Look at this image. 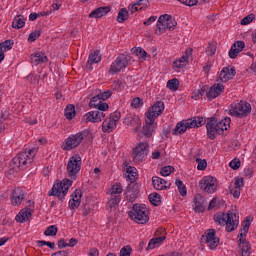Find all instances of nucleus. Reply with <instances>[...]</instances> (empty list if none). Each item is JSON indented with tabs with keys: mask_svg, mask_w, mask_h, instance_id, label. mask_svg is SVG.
Listing matches in <instances>:
<instances>
[{
	"mask_svg": "<svg viewBox=\"0 0 256 256\" xmlns=\"http://www.w3.org/2000/svg\"><path fill=\"white\" fill-rule=\"evenodd\" d=\"M13 29H23L25 27V18L22 15L15 16L12 21Z\"/></svg>",
	"mask_w": 256,
	"mask_h": 256,
	"instance_id": "nucleus-36",
	"label": "nucleus"
},
{
	"mask_svg": "<svg viewBox=\"0 0 256 256\" xmlns=\"http://www.w3.org/2000/svg\"><path fill=\"white\" fill-rule=\"evenodd\" d=\"M220 241L221 240L216 235L215 229L207 230L205 240L207 247H209L211 250H215L217 247H219Z\"/></svg>",
	"mask_w": 256,
	"mask_h": 256,
	"instance_id": "nucleus-21",
	"label": "nucleus"
},
{
	"mask_svg": "<svg viewBox=\"0 0 256 256\" xmlns=\"http://www.w3.org/2000/svg\"><path fill=\"white\" fill-rule=\"evenodd\" d=\"M167 88L170 89V91H177L179 89V80L177 78L168 80Z\"/></svg>",
	"mask_w": 256,
	"mask_h": 256,
	"instance_id": "nucleus-45",
	"label": "nucleus"
},
{
	"mask_svg": "<svg viewBox=\"0 0 256 256\" xmlns=\"http://www.w3.org/2000/svg\"><path fill=\"white\" fill-rule=\"evenodd\" d=\"M89 107L98 109L94 111H90L83 116L84 123H101L103 119H105V111L109 109V104L103 102V100L96 95L92 97L89 102Z\"/></svg>",
	"mask_w": 256,
	"mask_h": 256,
	"instance_id": "nucleus-1",
	"label": "nucleus"
},
{
	"mask_svg": "<svg viewBox=\"0 0 256 256\" xmlns=\"http://www.w3.org/2000/svg\"><path fill=\"white\" fill-rule=\"evenodd\" d=\"M51 256H69V252L62 250V251L53 253Z\"/></svg>",
	"mask_w": 256,
	"mask_h": 256,
	"instance_id": "nucleus-64",
	"label": "nucleus"
},
{
	"mask_svg": "<svg viewBox=\"0 0 256 256\" xmlns=\"http://www.w3.org/2000/svg\"><path fill=\"white\" fill-rule=\"evenodd\" d=\"M73 185V181L70 179H64L60 183H56L53 185L51 191L48 193L49 197L54 196L58 197L60 201L65 200V195L69 192V187Z\"/></svg>",
	"mask_w": 256,
	"mask_h": 256,
	"instance_id": "nucleus-12",
	"label": "nucleus"
},
{
	"mask_svg": "<svg viewBox=\"0 0 256 256\" xmlns=\"http://www.w3.org/2000/svg\"><path fill=\"white\" fill-rule=\"evenodd\" d=\"M119 203H121V196H110L108 197L107 208L114 211L119 207Z\"/></svg>",
	"mask_w": 256,
	"mask_h": 256,
	"instance_id": "nucleus-33",
	"label": "nucleus"
},
{
	"mask_svg": "<svg viewBox=\"0 0 256 256\" xmlns=\"http://www.w3.org/2000/svg\"><path fill=\"white\" fill-rule=\"evenodd\" d=\"M194 211L198 213L205 211V198L201 194H196L194 197Z\"/></svg>",
	"mask_w": 256,
	"mask_h": 256,
	"instance_id": "nucleus-32",
	"label": "nucleus"
},
{
	"mask_svg": "<svg viewBox=\"0 0 256 256\" xmlns=\"http://www.w3.org/2000/svg\"><path fill=\"white\" fill-rule=\"evenodd\" d=\"M101 61V54L99 51H94L89 54L87 65H93V63H100Z\"/></svg>",
	"mask_w": 256,
	"mask_h": 256,
	"instance_id": "nucleus-37",
	"label": "nucleus"
},
{
	"mask_svg": "<svg viewBox=\"0 0 256 256\" xmlns=\"http://www.w3.org/2000/svg\"><path fill=\"white\" fill-rule=\"evenodd\" d=\"M225 92V85L221 82H217L212 85L207 93V97L210 100L217 99L221 93Z\"/></svg>",
	"mask_w": 256,
	"mask_h": 256,
	"instance_id": "nucleus-22",
	"label": "nucleus"
},
{
	"mask_svg": "<svg viewBox=\"0 0 256 256\" xmlns=\"http://www.w3.org/2000/svg\"><path fill=\"white\" fill-rule=\"evenodd\" d=\"M175 171V168L173 166H164L160 170V174L162 177H169L173 172Z\"/></svg>",
	"mask_w": 256,
	"mask_h": 256,
	"instance_id": "nucleus-46",
	"label": "nucleus"
},
{
	"mask_svg": "<svg viewBox=\"0 0 256 256\" xmlns=\"http://www.w3.org/2000/svg\"><path fill=\"white\" fill-rule=\"evenodd\" d=\"M215 53H217V44L209 43L206 48V54L209 55L210 57H213Z\"/></svg>",
	"mask_w": 256,
	"mask_h": 256,
	"instance_id": "nucleus-47",
	"label": "nucleus"
},
{
	"mask_svg": "<svg viewBox=\"0 0 256 256\" xmlns=\"http://www.w3.org/2000/svg\"><path fill=\"white\" fill-rule=\"evenodd\" d=\"M129 217L138 225L149 223V209L145 204H134L129 212Z\"/></svg>",
	"mask_w": 256,
	"mask_h": 256,
	"instance_id": "nucleus-6",
	"label": "nucleus"
},
{
	"mask_svg": "<svg viewBox=\"0 0 256 256\" xmlns=\"http://www.w3.org/2000/svg\"><path fill=\"white\" fill-rule=\"evenodd\" d=\"M251 114V104L246 101H239L233 102L230 105L229 115L231 117H237L238 119H243L245 117H249Z\"/></svg>",
	"mask_w": 256,
	"mask_h": 256,
	"instance_id": "nucleus-9",
	"label": "nucleus"
},
{
	"mask_svg": "<svg viewBox=\"0 0 256 256\" xmlns=\"http://www.w3.org/2000/svg\"><path fill=\"white\" fill-rule=\"evenodd\" d=\"M147 155H149V143L140 142L136 144L133 149V159L135 163H143L145 159H147Z\"/></svg>",
	"mask_w": 256,
	"mask_h": 256,
	"instance_id": "nucleus-13",
	"label": "nucleus"
},
{
	"mask_svg": "<svg viewBox=\"0 0 256 256\" xmlns=\"http://www.w3.org/2000/svg\"><path fill=\"white\" fill-rule=\"evenodd\" d=\"M205 125V120L203 117H193L191 119L182 120L177 123L175 129L173 130V135H183L187 129H195L203 127Z\"/></svg>",
	"mask_w": 256,
	"mask_h": 256,
	"instance_id": "nucleus-7",
	"label": "nucleus"
},
{
	"mask_svg": "<svg viewBox=\"0 0 256 256\" xmlns=\"http://www.w3.org/2000/svg\"><path fill=\"white\" fill-rule=\"evenodd\" d=\"M182 5H186V7H195L199 1L197 0H178Z\"/></svg>",
	"mask_w": 256,
	"mask_h": 256,
	"instance_id": "nucleus-56",
	"label": "nucleus"
},
{
	"mask_svg": "<svg viewBox=\"0 0 256 256\" xmlns=\"http://www.w3.org/2000/svg\"><path fill=\"white\" fill-rule=\"evenodd\" d=\"M196 163L198 171H205L207 169V160L201 159V158H196Z\"/></svg>",
	"mask_w": 256,
	"mask_h": 256,
	"instance_id": "nucleus-49",
	"label": "nucleus"
},
{
	"mask_svg": "<svg viewBox=\"0 0 256 256\" xmlns=\"http://www.w3.org/2000/svg\"><path fill=\"white\" fill-rule=\"evenodd\" d=\"M64 115L66 119H69V121H71V119L75 117V106L73 104L68 105L64 110Z\"/></svg>",
	"mask_w": 256,
	"mask_h": 256,
	"instance_id": "nucleus-41",
	"label": "nucleus"
},
{
	"mask_svg": "<svg viewBox=\"0 0 256 256\" xmlns=\"http://www.w3.org/2000/svg\"><path fill=\"white\" fill-rule=\"evenodd\" d=\"M92 138L93 134L91 133V131L85 129L76 134H71L69 137H67L62 143L61 149H63V151H73V149H77V147L81 143H83V140H89Z\"/></svg>",
	"mask_w": 256,
	"mask_h": 256,
	"instance_id": "nucleus-4",
	"label": "nucleus"
},
{
	"mask_svg": "<svg viewBox=\"0 0 256 256\" xmlns=\"http://www.w3.org/2000/svg\"><path fill=\"white\" fill-rule=\"evenodd\" d=\"M111 12V7L109 6H104V7H99L94 9L90 14L89 18L90 19H101V17H105L107 13Z\"/></svg>",
	"mask_w": 256,
	"mask_h": 256,
	"instance_id": "nucleus-28",
	"label": "nucleus"
},
{
	"mask_svg": "<svg viewBox=\"0 0 256 256\" xmlns=\"http://www.w3.org/2000/svg\"><path fill=\"white\" fill-rule=\"evenodd\" d=\"M229 167H230L231 169H233L234 171H237V169H239V167H241V160H239V158L233 159V160L229 163Z\"/></svg>",
	"mask_w": 256,
	"mask_h": 256,
	"instance_id": "nucleus-53",
	"label": "nucleus"
},
{
	"mask_svg": "<svg viewBox=\"0 0 256 256\" xmlns=\"http://www.w3.org/2000/svg\"><path fill=\"white\" fill-rule=\"evenodd\" d=\"M79 205H81V202H80V201L70 199V201H69V207H70V209H72L73 211H75V209H79Z\"/></svg>",
	"mask_w": 256,
	"mask_h": 256,
	"instance_id": "nucleus-59",
	"label": "nucleus"
},
{
	"mask_svg": "<svg viewBox=\"0 0 256 256\" xmlns=\"http://www.w3.org/2000/svg\"><path fill=\"white\" fill-rule=\"evenodd\" d=\"M254 19H255V14H249L241 20L240 24L249 25V23H251Z\"/></svg>",
	"mask_w": 256,
	"mask_h": 256,
	"instance_id": "nucleus-54",
	"label": "nucleus"
},
{
	"mask_svg": "<svg viewBox=\"0 0 256 256\" xmlns=\"http://www.w3.org/2000/svg\"><path fill=\"white\" fill-rule=\"evenodd\" d=\"M191 55H193V49H186L185 54L173 62L174 71L179 72L182 71V69H185V67L189 65V57H191Z\"/></svg>",
	"mask_w": 256,
	"mask_h": 256,
	"instance_id": "nucleus-17",
	"label": "nucleus"
},
{
	"mask_svg": "<svg viewBox=\"0 0 256 256\" xmlns=\"http://www.w3.org/2000/svg\"><path fill=\"white\" fill-rule=\"evenodd\" d=\"M231 127V118L225 117L224 119L217 121L215 117L209 118L206 123V131L208 139L213 141L216 139L217 135H223L227 129Z\"/></svg>",
	"mask_w": 256,
	"mask_h": 256,
	"instance_id": "nucleus-3",
	"label": "nucleus"
},
{
	"mask_svg": "<svg viewBox=\"0 0 256 256\" xmlns=\"http://www.w3.org/2000/svg\"><path fill=\"white\" fill-rule=\"evenodd\" d=\"M112 89L114 91H123V89H125V86L123 85V82L121 80H116L112 84Z\"/></svg>",
	"mask_w": 256,
	"mask_h": 256,
	"instance_id": "nucleus-51",
	"label": "nucleus"
},
{
	"mask_svg": "<svg viewBox=\"0 0 256 256\" xmlns=\"http://www.w3.org/2000/svg\"><path fill=\"white\" fill-rule=\"evenodd\" d=\"M249 227H251V220L247 217L242 222V228L238 235L239 237V248L241 249L242 256H250L251 255V244L247 242V233H249Z\"/></svg>",
	"mask_w": 256,
	"mask_h": 256,
	"instance_id": "nucleus-8",
	"label": "nucleus"
},
{
	"mask_svg": "<svg viewBox=\"0 0 256 256\" xmlns=\"http://www.w3.org/2000/svg\"><path fill=\"white\" fill-rule=\"evenodd\" d=\"M148 199L154 207H159V205H161V196L157 193H151L148 196Z\"/></svg>",
	"mask_w": 256,
	"mask_h": 256,
	"instance_id": "nucleus-40",
	"label": "nucleus"
},
{
	"mask_svg": "<svg viewBox=\"0 0 256 256\" xmlns=\"http://www.w3.org/2000/svg\"><path fill=\"white\" fill-rule=\"evenodd\" d=\"M199 187L204 193H208V195L215 193L217 191V178L212 176H204L199 181Z\"/></svg>",
	"mask_w": 256,
	"mask_h": 256,
	"instance_id": "nucleus-15",
	"label": "nucleus"
},
{
	"mask_svg": "<svg viewBox=\"0 0 256 256\" xmlns=\"http://www.w3.org/2000/svg\"><path fill=\"white\" fill-rule=\"evenodd\" d=\"M81 165H83V161L79 154H75L69 158L66 171L70 181H77V177L81 171Z\"/></svg>",
	"mask_w": 256,
	"mask_h": 256,
	"instance_id": "nucleus-10",
	"label": "nucleus"
},
{
	"mask_svg": "<svg viewBox=\"0 0 256 256\" xmlns=\"http://www.w3.org/2000/svg\"><path fill=\"white\" fill-rule=\"evenodd\" d=\"M132 58L128 54H120L110 65L109 75H117L121 71H125L131 65Z\"/></svg>",
	"mask_w": 256,
	"mask_h": 256,
	"instance_id": "nucleus-11",
	"label": "nucleus"
},
{
	"mask_svg": "<svg viewBox=\"0 0 256 256\" xmlns=\"http://www.w3.org/2000/svg\"><path fill=\"white\" fill-rule=\"evenodd\" d=\"M155 129H157V126L155 125V120L151 118H145V124L142 129V133L146 137H152V135L155 133Z\"/></svg>",
	"mask_w": 256,
	"mask_h": 256,
	"instance_id": "nucleus-25",
	"label": "nucleus"
},
{
	"mask_svg": "<svg viewBox=\"0 0 256 256\" xmlns=\"http://www.w3.org/2000/svg\"><path fill=\"white\" fill-rule=\"evenodd\" d=\"M243 178L237 177L233 185L230 186V194L233 195L234 199L241 197V189L244 187Z\"/></svg>",
	"mask_w": 256,
	"mask_h": 256,
	"instance_id": "nucleus-24",
	"label": "nucleus"
},
{
	"mask_svg": "<svg viewBox=\"0 0 256 256\" xmlns=\"http://www.w3.org/2000/svg\"><path fill=\"white\" fill-rule=\"evenodd\" d=\"M176 187H178V191L182 197H187V187L183 184V181L176 180L175 182Z\"/></svg>",
	"mask_w": 256,
	"mask_h": 256,
	"instance_id": "nucleus-44",
	"label": "nucleus"
},
{
	"mask_svg": "<svg viewBox=\"0 0 256 256\" xmlns=\"http://www.w3.org/2000/svg\"><path fill=\"white\" fill-rule=\"evenodd\" d=\"M127 173H128V179H130V181H134V179H137V169L133 168V167H129L127 168Z\"/></svg>",
	"mask_w": 256,
	"mask_h": 256,
	"instance_id": "nucleus-50",
	"label": "nucleus"
},
{
	"mask_svg": "<svg viewBox=\"0 0 256 256\" xmlns=\"http://www.w3.org/2000/svg\"><path fill=\"white\" fill-rule=\"evenodd\" d=\"M81 190H75V192L72 194L71 199L73 201H79L81 203Z\"/></svg>",
	"mask_w": 256,
	"mask_h": 256,
	"instance_id": "nucleus-60",
	"label": "nucleus"
},
{
	"mask_svg": "<svg viewBox=\"0 0 256 256\" xmlns=\"http://www.w3.org/2000/svg\"><path fill=\"white\" fill-rule=\"evenodd\" d=\"M31 63L33 65H43V63H47L49 58L44 52H34L30 55Z\"/></svg>",
	"mask_w": 256,
	"mask_h": 256,
	"instance_id": "nucleus-27",
	"label": "nucleus"
},
{
	"mask_svg": "<svg viewBox=\"0 0 256 256\" xmlns=\"http://www.w3.org/2000/svg\"><path fill=\"white\" fill-rule=\"evenodd\" d=\"M111 95H113V92H111V90H107V91H104V92L98 94L99 98L102 101H107V99H109V97H111Z\"/></svg>",
	"mask_w": 256,
	"mask_h": 256,
	"instance_id": "nucleus-57",
	"label": "nucleus"
},
{
	"mask_svg": "<svg viewBox=\"0 0 256 256\" xmlns=\"http://www.w3.org/2000/svg\"><path fill=\"white\" fill-rule=\"evenodd\" d=\"M37 153H39V147L25 148L11 160L10 167L12 171H17L18 169L23 171L27 167H31Z\"/></svg>",
	"mask_w": 256,
	"mask_h": 256,
	"instance_id": "nucleus-2",
	"label": "nucleus"
},
{
	"mask_svg": "<svg viewBox=\"0 0 256 256\" xmlns=\"http://www.w3.org/2000/svg\"><path fill=\"white\" fill-rule=\"evenodd\" d=\"M165 239H167V237L165 236L152 238L148 243L146 251H149V249H155V247H159V245H161V242L165 241Z\"/></svg>",
	"mask_w": 256,
	"mask_h": 256,
	"instance_id": "nucleus-35",
	"label": "nucleus"
},
{
	"mask_svg": "<svg viewBox=\"0 0 256 256\" xmlns=\"http://www.w3.org/2000/svg\"><path fill=\"white\" fill-rule=\"evenodd\" d=\"M13 45H15V42L11 39H8L0 43V51H2L3 53L11 51V49H13Z\"/></svg>",
	"mask_w": 256,
	"mask_h": 256,
	"instance_id": "nucleus-38",
	"label": "nucleus"
},
{
	"mask_svg": "<svg viewBox=\"0 0 256 256\" xmlns=\"http://www.w3.org/2000/svg\"><path fill=\"white\" fill-rule=\"evenodd\" d=\"M124 125L127 127H132L134 133H137L141 129V118L135 114H127L123 121Z\"/></svg>",
	"mask_w": 256,
	"mask_h": 256,
	"instance_id": "nucleus-20",
	"label": "nucleus"
},
{
	"mask_svg": "<svg viewBox=\"0 0 256 256\" xmlns=\"http://www.w3.org/2000/svg\"><path fill=\"white\" fill-rule=\"evenodd\" d=\"M134 53L139 59H145L147 57V52L141 47L135 48Z\"/></svg>",
	"mask_w": 256,
	"mask_h": 256,
	"instance_id": "nucleus-52",
	"label": "nucleus"
},
{
	"mask_svg": "<svg viewBox=\"0 0 256 256\" xmlns=\"http://www.w3.org/2000/svg\"><path fill=\"white\" fill-rule=\"evenodd\" d=\"M131 106L134 107V109H139V107H141V98H134L131 102Z\"/></svg>",
	"mask_w": 256,
	"mask_h": 256,
	"instance_id": "nucleus-63",
	"label": "nucleus"
},
{
	"mask_svg": "<svg viewBox=\"0 0 256 256\" xmlns=\"http://www.w3.org/2000/svg\"><path fill=\"white\" fill-rule=\"evenodd\" d=\"M165 111V103L163 101H156L146 112V117L155 121L157 117L163 114Z\"/></svg>",
	"mask_w": 256,
	"mask_h": 256,
	"instance_id": "nucleus-16",
	"label": "nucleus"
},
{
	"mask_svg": "<svg viewBox=\"0 0 256 256\" xmlns=\"http://www.w3.org/2000/svg\"><path fill=\"white\" fill-rule=\"evenodd\" d=\"M209 93V91H207L205 89V87L201 88L200 90H197L195 93H194V96L193 97H207V94Z\"/></svg>",
	"mask_w": 256,
	"mask_h": 256,
	"instance_id": "nucleus-58",
	"label": "nucleus"
},
{
	"mask_svg": "<svg viewBox=\"0 0 256 256\" xmlns=\"http://www.w3.org/2000/svg\"><path fill=\"white\" fill-rule=\"evenodd\" d=\"M129 9H130V12L131 14L133 15V13H137V11H143V6H139L138 3H134V4H130L129 5Z\"/></svg>",
	"mask_w": 256,
	"mask_h": 256,
	"instance_id": "nucleus-55",
	"label": "nucleus"
},
{
	"mask_svg": "<svg viewBox=\"0 0 256 256\" xmlns=\"http://www.w3.org/2000/svg\"><path fill=\"white\" fill-rule=\"evenodd\" d=\"M121 193H123V186L120 183L112 185L109 190V195L112 197H121Z\"/></svg>",
	"mask_w": 256,
	"mask_h": 256,
	"instance_id": "nucleus-34",
	"label": "nucleus"
},
{
	"mask_svg": "<svg viewBox=\"0 0 256 256\" xmlns=\"http://www.w3.org/2000/svg\"><path fill=\"white\" fill-rule=\"evenodd\" d=\"M33 210L31 208H24L16 215L17 223H25L28 219H31Z\"/></svg>",
	"mask_w": 256,
	"mask_h": 256,
	"instance_id": "nucleus-31",
	"label": "nucleus"
},
{
	"mask_svg": "<svg viewBox=\"0 0 256 256\" xmlns=\"http://www.w3.org/2000/svg\"><path fill=\"white\" fill-rule=\"evenodd\" d=\"M126 199L130 203H135L137 195H139V186L135 183H130L126 188Z\"/></svg>",
	"mask_w": 256,
	"mask_h": 256,
	"instance_id": "nucleus-23",
	"label": "nucleus"
},
{
	"mask_svg": "<svg viewBox=\"0 0 256 256\" xmlns=\"http://www.w3.org/2000/svg\"><path fill=\"white\" fill-rule=\"evenodd\" d=\"M168 17L169 14L161 15L157 21V29L159 31L158 35H163L168 29Z\"/></svg>",
	"mask_w": 256,
	"mask_h": 256,
	"instance_id": "nucleus-30",
	"label": "nucleus"
},
{
	"mask_svg": "<svg viewBox=\"0 0 256 256\" xmlns=\"http://www.w3.org/2000/svg\"><path fill=\"white\" fill-rule=\"evenodd\" d=\"M121 119V112H113L106 118L102 123V131L103 133H112L117 129V124Z\"/></svg>",
	"mask_w": 256,
	"mask_h": 256,
	"instance_id": "nucleus-14",
	"label": "nucleus"
},
{
	"mask_svg": "<svg viewBox=\"0 0 256 256\" xmlns=\"http://www.w3.org/2000/svg\"><path fill=\"white\" fill-rule=\"evenodd\" d=\"M167 25L169 30L174 29V27H177V21H175L173 17L169 15Z\"/></svg>",
	"mask_w": 256,
	"mask_h": 256,
	"instance_id": "nucleus-62",
	"label": "nucleus"
},
{
	"mask_svg": "<svg viewBox=\"0 0 256 256\" xmlns=\"http://www.w3.org/2000/svg\"><path fill=\"white\" fill-rule=\"evenodd\" d=\"M236 217L237 215L231 211L228 213L218 212L214 215V221L220 227L226 226L227 233H232V231H235L239 227V220Z\"/></svg>",
	"mask_w": 256,
	"mask_h": 256,
	"instance_id": "nucleus-5",
	"label": "nucleus"
},
{
	"mask_svg": "<svg viewBox=\"0 0 256 256\" xmlns=\"http://www.w3.org/2000/svg\"><path fill=\"white\" fill-rule=\"evenodd\" d=\"M237 74L235 67L227 66L224 67L220 73L218 74L217 83H227V81H231L233 77Z\"/></svg>",
	"mask_w": 256,
	"mask_h": 256,
	"instance_id": "nucleus-18",
	"label": "nucleus"
},
{
	"mask_svg": "<svg viewBox=\"0 0 256 256\" xmlns=\"http://www.w3.org/2000/svg\"><path fill=\"white\" fill-rule=\"evenodd\" d=\"M25 197H27V192L20 187L15 188L10 197L11 205H13V207H19V205L25 201Z\"/></svg>",
	"mask_w": 256,
	"mask_h": 256,
	"instance_id": "nucleus-19",
	"label": "nucleus"
},
{
	"mask_svg": "<svg viewBox=\"0 0 256 256\" xmlns=\"http://www.w3.org/2000/svg\"><path fill=\"white\" fill-rule=\"evenodd\" d=\"M58 231H59V229L57 228V226L51 225L46 228V230L44 231V235L46 237H55V235H57Z\"/></svg>",
	"mask_w": 256,
	"mask_h": 256,
	"instance_id": "nucleus-43",
	"label": "nucleus"
},
{
	"mask_svg": "<svg viewBox=\"0 0 256 256\" xmlns=\"http://www.w3.org/2000/svg\"><path fill=\"white\" fill-rule=\"evenodd\" d=\"M41 37V30H35L34 32L30 33L28 36L29 43H33L37 41Z\"/></svg>",
	"mask_w": 256,
	"mask_h": 256,
	"instance_id": "nucleus-48",
	"label": "nucleus"
},
{
	"mask_svg": "<svg viewBox=\"0 0 256 256\" xmlns=\"http://www.w3.org/2000/svg\"><path fill=\"white\" fill-rule=\"evenodd\" d=\"M243 49H245V42H243V41L235 42L231 46V49L229 51L230 59H235L237 57V55H239L241 53V51H243Z\"/></svg>",
	"mask_w": 256,
	"mask_h": 256,
	"instance_id": "nucleus-29",
	"label": "nucleus"
},
{
	"mask_svg": "<svg viewBox=\"0 0 256 256\" xmlns=\"http://www.w3.org/2000/svg\"><path fill=\"white\" fill-rule=\"evenodd\" d=\"M129 19V11H127V8H122L118 12L117 21L118 23H125Z\"/></svg>",
	"mask_w": 256,
	"mask_h": 256,
	"instance_id": "nucleus-39",
	"label": "nucleus"
},
{
	"mask_svg": "<svg viewBox=\"0 0 256 256\" xmlns=\"http://www.w3.org/2000/svg\"><path fill=\"white\" fill-rule=\"evenodd\" d=\"M152 185L157 191H164V189H169L171 187V182H167L158 176H153Z\"/></svg>",
	"mask_w": 256,
	"mask_h": 256,
	"instance_id": "nucleus-26",
	"label": "nucleus"
},
{
	"mask_svg": "<svg viewBox=\"0 0 256 256\" xmlns=\"http://www.w3.org/2000/svg\"><path fill=\"white\" fill-rule=\"evenodd\" d=\"M120 256H131V247L125 246L120 250Z\"/></svg>",
	"mask_w": 256,
	"mask_h": 256,
	"instance_id": "nucleus-61",
	"label": "nucleus"
},
{
	"mask_svg": "<svg viewBox=\"0 0 256 256\" xmlns=\"http://www.w3.org/2000/svg\"><path fill=\"white\" fill-rule=\"evenodd\" d=\"M27 81H29L30 85H33L34 87H37L39 85V79L40 77L37 76L34 72L30 73L28 76H26Z\"/></svg>",
	"mask_w": 256,
	"mask_h": 256,
	"instance_id": "nucleus-42",
	"label": "nucleus"
}]
</instances>
